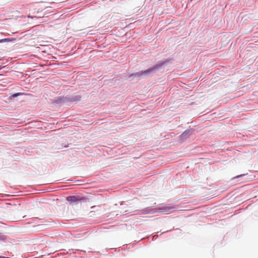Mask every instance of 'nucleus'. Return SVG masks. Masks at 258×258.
<instances>
[{
  "label": "nucleus",
  "mask_w": 258,
  "mask_h": 258,
  "mask_svg": "<svg viewBox=\"0 0 258 258\" xmlns=\"http://www.w3.org/2000/svg\"><path fill=\"white\" fill-rule=\"evenodd\" d=\"M2 42V40H0V42Z\"/></svg>",
  "instance_id": "39448f33"
},
{
  "label": "nucleus",
  "mask_w": 258,
  "mask_h": 258,
  "mask_svg": "<svg viewBox=\"0 0 258 258\" xmlns=\"http://www.w3.org/2000/svg\"><path fill=\"white\" fill-rule=\"evenodd\" d=\"M20 12L18 11H16L15 14H19Z\"/></svg>",
  "instance_id": "7ed1b4c3"
},
{
  "label": "nucleus",
  "mask_w": 258,
  "mask_h": 258,
  "mask_svg": "<svg viewBox=\"0 0 258 258\" xmlns=\"http://www.w3.org/2000/svg\"><path fill=\"white\" fill-rule=\"evenodd\" d=\"M67 200L69 202L75 203L78 200V199L76 196H70L67 198Z\"/></svg>",
  "instance_id": "f03ea898"
},
{
  "label": "nucleus",
  "mask_w": 258,
  "mask_h": 258,
  "mask_svg": "<svg viewBox=\"0 0 258 258\" xmlns=\"http://www.w3.org/2000/svg\"><path fill=\"white\" fill-rule=\"evenodd\" d=\"M157 68H158L157 66H156L154 67L153 68H152V69H149L144 72L138 73L136 75H138L147 74L148 73L152 72L153 70H155V69H157Z\"/></svg>",
  "instance_id": "f257e3e1"
},
{
  "label": "nucleus",
  "mask_w": 258,
  "mask_h": 258,
  "mask_svg": "<svg viewBox=\"0 0 258 258\" xmlns=\"http://www.w3.org/2000/svg\"><path fill=\"white\" fill-rule=\"evenodd\" d=\"M172 209V208H168V211H169V210H170V209ZM166 211V212H167V211Z\"/></svg>",
  "instance_id": "20e7f679"
}]
</instances>
